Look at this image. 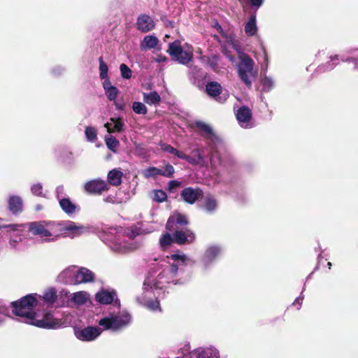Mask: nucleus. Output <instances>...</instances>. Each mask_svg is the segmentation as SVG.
Returning <instances> with one entry per match:
<instances>
[{
  "instance_id": "nucleus-39",
  "label": "nucleus",
  "mask_w": 358,
  "mask_h": 358,
  "mask_svg": "<svg viewBox=\"0 0 358 358\" xmlns=\"http://www.w3.org/2000/svg\"><path fill=\"white\" fill-rule=\"evenodd\" d=\"M174 241V236H172L169 233L164 234L159 238V244L161 248L165 249L168 248Z\"/></svg>"
},
{
  "instance_id": "nucleus-42",
  "label": "nucleus",
  "mask_w": 358,
  "mask_h": 358,
  "mask_svg": "<svg viewBox=\"0 0 358 358\" xmlns=\"http://www.w3.org/2000/svg\"><path fill=\"white\" fill-rule=\"evenodd\" d=\"M132 109L135 113L139 115H145L148 113L146 106L139 101H134L132 104Z\"/></svg>"
},
{
  "instance_id": "nucleus-3",
  "label": "nucleus",
  "mask_w": 358,
  "mask_h": 358,
  "mask_svg": "<svg viewBox=\"0 0 358 358\" xmlns=\"http://www.w3.org/2000/svg\"><path fill=\"white\" fill-rule=\"evenodd\" d=\"M131 323V315L125 310H121L120 300H116L112 307L103 313L99 320V325L103 331L120 332L127 328Z\"/></svg>"
},
{
  "instance_id": "nucleus-48",
  "label": "nucleus",
  "mask_w": 358,
  "mask_h": 358,
  "mask_svg": "<svg viewBox=\"0 0 358 358\" xmlns=\"http://www.w3.org/2000/svg\"><path fill=\"white\" fill-rule=\"evenodd\" d=\"M121 76L124 79H129L131 77V70L124 64H122L120 66Z\"/></svg>"
},
{
  "instance_id": "nucleus-27",
  "label": "nucleus",
  "mask_w": 358,
  "mask_h": 358,
  "mask_svg": "<svg viewBox=\"0 0 358 358\" xmlns=\"http://www.w3.org/2000/svg\"><path fill=\"white\" fill-rule=\"evenodd\" d=\"M103 87L107 98L112 101H115L119 93V90L112 85L110 80H106L103 83Z\"/></svg>"
},
{
  "instance_id": "nucleus-21",
  "label": "nucleus",
  "mask_w": 358,
  "mask_h": 358,
  "mask_svg": "<svg viewBox=\"0 0 358 358\" xmlns=\"http://www.w3.org/2000/svg\"><path fill=\"white\" fill-rule=\"evenodd\" d=\"M76 284L88 283L94 280L95 275L90 269L81 267H76Z\"/></svg>"
},
{
  "instance_id": "nucleus-45",
  "label": "nucleus",
  "mask_w": 358,
  "mask_h": 358,
  "mask_svg": "<svg viewBox=\"0 0 358 358\" xmlns=\"http://www.w3.org/2000/svg\"><path fill=\"white\" fill-rule=\"evenodd\" d=\"M166 193L162 190L157 189L153 191L152 199L154 201H165L166 200Z\"/></svg>"
},
{
  "instance_id": "nucleus-22",
  "label": "nucleus",
  "mask_w": 358,
  "mask_h": 358,
  "mask_svg": "<svg viewBox=\"0 0 358 358\" xmlns=\"http://www.w3.org/2000/svg\"><path fill=\"white\" fill-rule=\"evenodd\" d=\"M96 301L101 304H109L118 300L117 294L114 290L101 289L95 295Z\"/></svg>"
},
{
  "instance_id": "nucleus-24",
  "label": "nucleus",
  "mask_w": 358,
  "mask_h": 358,
  "mask_svg": "<svg viewBox=\"0 0 358 358\" xmlns=\"http://www.w3.org/2000/svg\"><path fill=\"white\" fill-rule=\"evenodd\" d=\"M39 301L43 300L48 306H52L55 304L57 299V293L55 287H48L46 289L43 295H38Z\"/></svg>"
},
{
  "instance_id": "nucleus-44",
  "label": "nucleus",
  "mask_w": 358,
  "mask_h": 358,
  "mask_svg": "<svg viewBox=\"0 0 358 358\" xmlns=\"http://www.w3.org/2000/svg\"><path fill=\"white\" fill-rule=\"evenodd\" d=\"M57 198L58 201H70V198L65 193L63 186H59L56 189Z\"/></svg>"
},
{
  "instance_id": "nucleus-31",
  "label": "nucleus",
  "mask_w": 358,
  "mask_h": 358,
  "mask_svg": "<svg viewBox=\"0 0 358 358\" xmlns=\"http://www.w3.org/2000/svg\"><path fill=\"white\" fill-rule=\"evenodd\" d=\"M257 27L256 24V16L252 15L250 17L245 26V32L248 36H252L256 34Z\"/></svg>"
},
{
  "instance_id": "nucleus-15",
  "label": "nucleus",
  "mask_w": 358,
  "mask_h": 358,
  "mask_svg": "<svg viewBox=\"0 0 358 358\" xmlns=\"http://www.w3.org/2000/svg\"><path fill=\"white\" fill-rule=\"evenodd\" d=\"M185 201H196L206 199V201H214L212 198H204L203 192L199 188L186 187L181 192Z\"/></svg>"
},
{
  "instance_id": "nucleus-30",
  "label": "nucleus",
  "mask_w": 358,
  "mask_h": 358,
  "mask_svg": "<svg viewBox=\"0 0 358 358\" xmlns=\"http://www.w3.org/2000/svg\"><path fill=\"white\" fill-rule=\"evenodd\" d=\"M222 87L220 83L215 81L208 82L206 85V91L207 94L212 97L218 96L221 92Z\"/></svg>"
},
{
  "instance_id": "nucleus-64",
  "label": "nucleus",
  "mask_w": 358,
  "mask_h": 358,
  "mask_svg": "<svg viewBox=\"0 0 358 358\" xmlns=\"http://www.w3.org/2000/svg\"><path fill=\"white\" fill-rule=\"evenodd\" d=\"M331 265H332V264H331V262H328V263H327V266H328V267H329V269H331Z\"/></svg>"
},
{
  "instance_id": "nucleus-26",
  "label": "nucleus",
  "mask_w": 358,
  "mask_h": 358,
  "mask_svg": "<svg viewBox=\"0 0 358 358\" xmlns=\"http://www.w3.org/2000/svg\"><path fill=\"white\" fill-rule=\"evenodd\" d=\"M124 124L120 117H110V122H106L104 127L108 133L122 132L124 130Z\"/></svg>"
},
{
  "instance_id": "nucleus-59",
  "label": "nucleus",
  "mask_w": 358,
  "mask_h": 358,
  "mask_svg": "<svg viewBox=\"0 0 358 358\" xmlns=\"http://www.w3.org/2000/svg\"><path fill=\"white\" fill-rule=\"evenodd\" d=\"M227 96H218L217 98V100L220 102V103H223L226 100H227Z\"/></svg>"
},
{
  "instance_id": "nucleus-2",
  "label": "nucleus",
  "mask_w": 358,
  "mask_h": 358,
  "mask_svg": "<svg viewBox=\"0 0 358 358\" xmlns=\"http://www.w3.org/2000/svg\"><path fill=\"white\" fill-rule=\"evenodd\" d=\"M157 230V226L147 222L138 223L124 230L111 229L106 234L104 241L109 248L118 254H127L135 251L141 243L134 241L139 235H145Z\"/></svg>"
},
{
  "instance_id": "nucleus-1",
  "label": "nucleus",
  "mask_w": 358,
  "mask_h": 358,
  "mask_svg": "<svg viewBox=\"0 0 358 358\" xmlns=\"http://www.w3.org/2000/svg\"><path fill=\"white\" fill-rule=\"evenodd\" d=\"M188 259L184 253L178 252L160 259L151 267L143 283V295L138 298L140 303L150 310L160 312L159 299L164 296V290L171 284L185 282L181 275Z\"/></svg>"
},
{
  "instance_id": "nucleus-19",
  "label": "nucleus",
  "mask_w": 358,
  "mask_h": 358,
  "mask_svg": "<svg viewBox=\"0 0 358 358\" xmlns=\"http://www.w3.org/2000/svg\"><path fill=\"white\" fill-rule=\"evenodd\" d=\"M85 189L91 194H101L108 190V187L106 181L101 179H95L86 182Z\"/></svg>"
},
{
  "instance_id": "nucleus-32",
  "label": "nucleus",
  "mask_w": 358,
  "mask_h": 358,
  "mask_svg": "<svg viewBox=\"0 0 358 358\" xmlns=\"http://www.w3.org/2000/svg\"><path fill=\"white\" fill-rule=\"evenodd\" d=\"M62 210L69 217L73 216L80 210L79 206L75 203H59Z\"/></svg>"
},
{
  "instance_id": "nucleus-5",
  "label": "nucleus",
  "mask_w": 358,
  "mask_h": 358,
  "mask_svg": "<svg viewBox=\"0 0 358 358\" xmlns=\"http://www.w3.org/2000/svg\"><path fill=\"white\" fill-rule=\"evenodd\" d=\"M39 302L37 294H29L23 296L19 301H13L10 303V308H13V313L22 318V321L27 324L28 317H34L36 314L32 310Z\"/></svg>"
},
{
  "instance_id": "nucleus-11",
  "label": "nucleus",
  "mask_w": 358,
  "mask_h": 358,
  "mask_svg": "<svg viewBox=\"0 0 358 358\" xmlns=\"http://www.w3.org/2000/svg\"><path fill=\"white\" fill-rule=\"evenodd\" d=\"M27 324L44 329H58L62 327V323L60 320L56 319L51 313H46L42 319H37L36 316L29 317L27 320Z\"/></svg>"
},
{
  "instance_id": "nucleus-8",
  "label": "nucleus",
  "mask_w": 358,
  "mask_h": 358,
  "mask_svg": "<svg viewBox=\"0 0 358 358\" xmlns=\"http://www.w3.org/2000/svg\"><path fill=\"white\" fill-rule=\"evenodd\" d=\"M58 240L61 236L73 238L89 231V227L77 224L72 221L57 222Z\"/></svg>"
},
{
  "instance_id": "nucleus-17",
  "label": "nucleus",
  "mask_w": 358,
  "mask_h": 358,
  "mask_svg": "<svg viewBox=\"0 0 358 358\" xmlns=\"http://www.w3.org/2000/svg\"><path fill=\"white\" fill-rule=\"evenodd\" d=\"M189 223L188 219L186 215L175 213L169 217L166 222V229L171 231L174 228L179 227V228H184V226L187 225Z\"/></svg>"
},
{
  "instance_id": "nucleus-29",
  "label": "nucleus",
  "mask_w": 358,
  "mask_h": 358,
  "mask_svg": "<svg viewBox=\"0 0 358 358\" xmlns=\"http://www.w3.org/2000/svg\"><path fill=\"white\" fill-rule=\"evenodd\" d=\"M345 56L344 55H336L334 56H331L330 60L327 62L326 64L320 65L317 68V71L319 72H325L327 71H331L335 68L338 64L339 61H341V57Z\"/></svg>"
},
{
  "instance_id": "nucleus-4",
  "label": "nucleus",
  "mask_w": 358,
  "mask_h": 358,
  "mask_svg": "<svg viewBox=\"0 0 358 358\" xmlns=\"http://www.w3.org/2000/svg\"><path fill=\"white\" fill-rule=\"evenodd\" d=\"M23 225L22 231L27 228L32 235L39 237L43 242H55L58 240L57 222L43 220Z\"/></svg>"
},
{
  "instance_id": "nucleus-57",
  "label": "nucleus",
  "mask_w": 358,
  "mask_h": 358,
  "mask_svg": "<svg viewBox=\"0 0 358 358\" xmlns=\"http://www.w3.org/2000/svg\"><path fill=\"white\" fill-rule=\"evenodd\" d=\"M303 299V296H300L297 297V298L294 300V303H293V305H294V306H295V305L298 304V305H299L298 309H299V308H300V307H301V303H302Z\"/></svg>"
},
{
  "instance_id": "nucleus-50",
  "label": "nucleus",
  "mask_w": 358,
  "mask_h": 358,
  "mask_svg": "<svg viewBox=\"0 0 358 358\" xmlns=\"http://www.w3.org/2000/svg\"><path fill=\"white\" fill-rule=\"evenodd\" d=\"M31 192L36 195V196H43V187L41 183H37L34 185H32L31 188Z\"/></svg>"
},
{
  "instance_id": "nucleus-49",
  "label": "nucleus",
  "mask_w": 358,
  "mask_h": 358,
  "mask_svg": "<svg viewBox=\"0 0 358 358\" xmlns=\"http://www.w3.org/2000/svg\"><path fill=\"white\" fill-rule=\"evenodd\" d=\"M196 126L199 129H200L209 136L213 135V130L211 127L209 125L206 124V123L202 122H198L196 123Z\"/></svg>"
},
{
  "instance_id": "nucleus-55",
  "label": "nucleus",
  "mask_w": 358,
  "mask_h": 358,
  "mask_svg": "<svg viewBox=\"0 0 358 358\" xmlns=\"http://www.w3.org/2000/svg\"><path fill=\"white\" fill-rule=\"evenodd\" d=\"M249 1L252 7L257 9L262 5L264 0H249Z\"/></svg>"
},
{
  "instance_id": "nucleus-13",
  "label": "nucleus",
  "mask_w": 358,
  "mask_h": 358,
  "mask_svg": "<svg viewBox=\"0 0 358 358\" xmlns=\"http://www.w3.org/2000/svg\"><path fill=\"white\" fill-rule=\"evenodd\" d=\"M171 231L174 232V241L178 245L193 243L196 239L194 232L189 228L177 227Z\"/></svg>"
},
{
  "instance_id": "nucleus-62",
  "label": "nucleus",
  "mask_w": 358,
  "mask_h": 358,
  "mask_svg": "<svg viewBox=\"0 0 358 358\" xmlns=\"http://www.w3.org/2000/svg\"><path fill=\"white\" fill-rule=\"evenodd\" d=\"M265 62L267 63V55L264 49H262Z\"/></svg>"
},
{
  "instance_id": "nucleus-20",
  "label": "nucleus",
  "mask_w": 358,
  "mask_h": 358,
  "mask_svg": "<svg viewBox=\"0 0 358 358\" xmlns=\"http://www.w3.org/2000/svg\"><path fill=\"white\" fill-rule=\"evenodd\" d=\"M192 154H196V158L190 157L189 155H185L183 152L176 150L174 155L178 157L179 159L186 160L187 162L192 165H201L203 166L206 164L203 157L201 155L199 149H194L192 150Z\"/></svg>"
},
{
  "instance_id": "nucleus-7",
  "label": "nucleus",
  "mask_w": 358,
  "mask_h": 358,
  "mask_svg": "<svg viewBox=\"0 0 358 358\" xmlns=\"http://www.w3.org/2000/svg\"><path fill=\"white\" fill-rule=\"evenodd\" d=\"M240 62L237 65V71L241 80L248 86L252 85V80L257 76V71L254 70V61L247 55H239Z\"/></svg>"
},
{
  "instance_id": "nucleus-23",
  "label": "nucleus",
  "mask_w": 358,
  "mask_h": 358,
  "mask_svg": "<svg viewBox=\"0 0 358 358\" xmlns=\"http://www.w3.org/2000/svg\"><path fill=\"white\" fill-rule=\"evenodd\" d=\"M155 26L154 20L148 15H141L137 19L136 27L142 32H148L152 30Z\"/></svg>"
},
{
  "instance_id": "nucleus-18",
  "label": "nucleus",
  "mask_w": 358,
  "mask_h": 358,
  "mask_svg": "<svg viewBox=\"0 0 358 358\" xmlns=\"http://www.w3.org/2000/svg\"><path fill=\"white\" fill-rule=\"evenodd\" d=\"M237 120L243 128H251L253 124L252 120V112L250 109L246 106L241 107L236 112Z\"/></svg>"
},
{
  "instance_id": "nucleus-35",
  "label": "nucleus",
  "mask_w": 358,
  "mask_h": 358,
  "mask_svg": "<svg viewBox=\"0 0 358 358\" xmlns=\"http://www.w3.org/2000/svg\"><path fill=\"white\" fill-rule=\"evenodd\" d=\"M143 101L149 105L158 104L161 98L157 92H150V93H143Z\"/></svg>"
},
{
  "instance_id": "nucleus-6",
  "label": "nucleus",
  "mask_w": 358,
  "mask_h": 358,
  "mask_svg": "<svg viewBox=\"0 0 358 358\" xmlns=\"http://www.w3.org/2000/svg\"><path fill=\"white\" fill-rule=\"evenodd\" d=\"M193 47L189 43L181 45L179 40L169 43L167 52L172 59L179 64L187 65L193 59Z\"/></svg>"
},
{
  "instance_id": "nucleus-25",
  "label": "nucleus",
  "mask_w": 358,
  "mask_h": 358,
  "mask_svg": "<svg viewBox=\"0 0 358 358\" xmlns=\"http://www.w3.org/2000/svg\"><path fill=\"white\" fill-rule=\"evenodd\" d=\"M24 225L22 224H0V229H6L7 232H13L15 233L14 235L11 236L10 239V244L13 247H15L16 244L17 243V240L14 238V236H20L21 233L22 232V227Z\"/></svg>"
},
{
  "instance_id": "nucleus-53",
  "label": "nucleus",
  "mask_w": 358,
  "mask_h": 358,
  "mask_svg": "<svg viewBox=\"0 0 358 358\" xmlns=\"http://www.w3.org/2000/svg\"><path fill=\"white\" fill-rule=\"evenodd\" d=\"M181 182L178 180H171L168 184V189L171 192L173 189L180 186Z\"/></svg>"
},
{
  "instance_id": "nucleus-34",
  "label": "nucleus",
  "mask_w": 358,
  "mask_h": 358,
  "mask_svg": "<svg viewBox=\"0 0 358 358\" xmlns=\"http://www.w3.org/2000/svg\"><path fill=\"white\" fill-rule=\"evenodd\" d=\"M159 43L158 38L152 35L146 36L144 37L141 47V49H152L155 48Z\"/></svg>"
},
{
  "instance_id": "nucleus-9",
  "label": "nucleus",
  "mask_w": 358,
  "mask_h": 358,
  "mask_svg": "<svg viewBox=\"0 0 358 358\" xmlns=\"http://www.w3.org/2000/svg\"><path fill=\"white\" fill-rule=\"evenodd\" d=\"M223 251L222 245L210 244L206 246L201 257L200 264L203 268L208 269L213 266Z\"/></svg>"
},
{
  "instance_id": "nucleus-56",
  "label": "nucleus",
  "mask_w": 358,
  "mask_h": 358,
  "mask_svg": "<svg viewBox=\"0 0 358 358\" xmlns=\"http://www.w3.org/2000/svg\"><path fill=\"white\" fill-rule=\"evenodd\" d=\"M155 61L157 63L166 62L168 61V58L165 56L158 55L155 58Z\"/></svg>"
},
{
  "instance_id": "nucleus-33",
  "label": "nucleus",
  "mask_w": 358,
  "mask_h": 358,
  "mask_svg": "<svg viewBox=\"0 0 358 358\" xmlns=\"http://www.w3.org/2000/svg\"><path fill=\"white\" fill-rule=\"evenodd\" d=\"M10 306L0 299V326H2L6 319L10 316Z\"/></svg>"
},
{
  "instance_id": "nucleus-41",
  "label": "nucleus",
  "mask_w": 358,
  "mask_h": 358,
  "mask_svg": "<svg viewBox=\"0 0 358 358\" xmlns=\"http://www.w3.org/2000/svg\"><path fill=\"white\" fill-rule=\"evenodd\" d=\"M99 62L100 78L102 80H109L108 76V68L107 64L103 62L102 57H99Z\"/></svg>"
},
{
  "instance_id": "nucleus-14",
  "label": "nucleus",
  "mask_w": 358,
  "mask_h": 358,
  "mask_svg": "<svg viewBox=\"0 0 358 358\" xmlns=\"http://www.w3.org/2000/svg\"><path fill=\"white\" fill-rule=\"evenodd\" d=\"M175 173L173 166L170 164H166L162 169L150 166L142 171L145 178H155L157 176H162L166 178H172Z\"/></svg>"
},
{
  "instance_id": "nucleus-43",
  "label": "nucleus",
  "mask_w": 358,
  "mask_h": 358,
  "mask_svg": "<svg viewBox=\"0 0 358 358\" xmlns=\"http://www.w3.org/2000/svg\"><path fill=\"white\" fill-rule=\"evenodd\" d=\"M85 134L87 141L94 142L96 140L97 134L96 129L94 127H87L85 128Z\"/></svg>"
},
{
  "instance_id": "nucleus-58",
  "label": "nucleus",
  "mask_w": 358,
  "mask_h": 358,
  "mask_svg": "<svg viewBox=\"0 0 358 358\" xmlns=\"http://www.w3.org/2000/svg\"><path fill=\"white\" fill-rule=\"evenodd\" d=\"M10 201V202H13V201H22V199L18 196H11L9 198V201Z\"/></svg>"
},
{
  "instance_id": "nucleus-40",
  "label": "nucleus",
  "mask_w": 358,
  "mask_h": 358,
  "mask_svg": "<svg viewBox=\"0 0 358 358\" xmlns=\"http://www.w3.org/2000/svg\"><path fill=\"white\" fill-rule=\"evenodd\" d=\"M350 57L342 56L341 61L354 63L355 69H358V50L350 52Z\"/></svg>"
},
{
  "instance_id": "nucleus-37",
  "label": "nucleus",
  "mask_w": 358,
  "mask_h": 358,
  "mask_svg": "<svg viewBox=\"0 0 358 358\" xmlns=\"http://www.w3.org/2000/svg\"><path fill=\"white\" fill-rule=\"evenodd\" d=\"M105 142L108 148L113 152H115L120 145L119 141L110 134L106 135Z\"/></svg>"
},
{
  "instance_id": "nucleus-12",
  "label": "nucleus",
  "mask_w": 358,
  "mask_h": 358,
  "mask_svg": "<svg viewBox=\"0 0 358 358\" xmlns=\"http://www.w3.org/2000/svg\"><path fill=\"white\" fill-rule=\"evenodd\" d=\"M102 327L88 326L84 328L74 329L76 337L82 341L91 342L96 340L103 331Z\"/></svg>"
},
{
  "instance_id": "nucleus-28",
  "label": "nucleus",
  "mask_w": 358,
  "mask_h": 358,
  "mask_svg": "<svg viewBox=\"0 0 358 358\" xmlns=\"http://www.w3.org/2000/svg\"><path fill=\"white\" fill-rule=\"evenodd\" d=\"M123 173L120 169H113L107 176L108 183L113 186H119L122 183Z\"/></svg>"
},
{
  "instance_id": "nucleus-38",
  "label": "nucleus",
  "mask_w": 358,
  "mask_h": 358,
  "mask_svg": "<svg viewBox=\"0 0 358 358\" xmlns=\"http://www.w3.org/2000/svg\"><path fill=\"white\" fill-rule=\"evenodd\" d=\"M198 208L206 213L210 214L215 212L217 208V203H198Z\"/></svg>"
},
{
  "instance_id": "nucleus-10",
  "label": "nucleus",
  "mask_w": 358,
  "mask_h": 358,
  "mask_svg": "<svg viewBox=\"0 0 358 358\" xmlns=\"http://www.w3.org/2000/svg\"><path fill=\"white\" fill-rule=\"evenodd\" d=\"M162 358H169L163 357ZM176 358H220V351L213 345L200 347L185 354H180Z\"/></svg>"
},
{
  "instance_id": "nucleus-51",
  "label": "nucleus",
  "mask_w": 358,
  "mask_h": 358,
  "mask_svg": "<svg viewBox=\"0 0 358 358\" xmlns=\"http://www.w3.org/2000/svg\"><path fill=\"white\" fill-rule=\"evenodd\" d=\"M160 147H161V149L166 152H169V153H171V154H175V152H176V148H174L173 147H172L171 145H169V144H166V143H161L160 144Z\"/></svg>"
},
{
  "instance_id": "nucleus-63",
  "label": "nucleus",
  "mask_w": 358,
  "mask_h": 358,
  "mask_svg": "<svg viewBox=\"0 0 358 358\" xmlns=\"http://www.w3.org/2000/svg\"><path fill=\"white\" fill-rule=\"evenodd\" d=\"M322 252H320L318 255V263H320L321 259H322Z\"/></svg>"
},
{
  "instance_id": "nucleus-16",
  "label": "nucleus",
  "mask_w": 358,
  "mask_h": 358,
  "mask_svg": "<svg viewBox=\"0 0 358 358\" xmlns=\"http://www.w3.org/2000/svg\"><path fill=\"white\" fill-rule=\"evenodd\" d=\"M76 266H71L64 269L57 277V281L65 285L76 284Z\"/></svg>"
},
{
  "instance_id": "nucleus-54",
  "label": "nucleus",
  "mask_w": 358,
  "mask_h": 358,
  "mask_svg": "<svg viewBox=\"0 0 358 358\" xmlns=\"http://www.w3.org/2000/svg\"><path fill=\"white\" fill-rule=\"evenodd\" d=\"M114 102V105L115 106V108L117 110H124L126 106L125 103L123 101H118L116 100Z\"/></svg>"
},
{
  "instance_id": "nucleus-47",
  "label": "nucleus",
  "mask_w": 358,
  "mask_h": 358,
  "mask_svg": "<svg viewBox=\"0 0 358 358\" xmlns=\"http://www.w3.org/2000/svg\"><path fill=\"white\" fill-rule=\"evenodd\" d=\"M262 90L270 91L274 86L273 80L268 77H264L262 80Z\"/></svg>"
},
{
  "instance_id": "nucleus-36",
  "label": "nucleus",
  "mask_w": 358,
  "mask_h": 358,
  "mask_svg": "<svg viewBox=\"0 0 358 358\" xmlns=\"http://www.w3.org/2000/svg\"><path fill=\"white\" fill-rule=\"evenodd\" d=\"M89 294L85 291L77 292L73 294L72 301L79 305L85 303L89 299Z\"/></svg>"
},
{
  "instance_id": "nucleus-60",
  "label": "nucleus",
  "mask_w": 358,
  "mask_h": 358,
  "mask_svg": "<svg viewBox=\"0 0 358 358\" xmlns=\"http://www.w3.org/2000/svg\"><path fill=\"white\" fill-rule=\"evenodd\" d=\"M57 69L59 70V73H58V74H59V73H60L63 71V69H62V68H60V67H58V68H57V69H55L53 70V72H54V73H55V74H57V73H56V72H55V71H56V70H57Z\"/></svg>"
},
{
  "instance_id": "nucleus-46",
  "label": "nucleus",
  "mask_w": 358,
  "mask_h": 358,
  "mask_svg": "<svg viewBox=\"0 0 358 358\" xmlns=\"http://www.w3.org/2000/svg\"><path fill=\"white\" fill-rule=\"evenodd\" d=\"M8 209L13 215H17L23 210L22 203H9Z\"/></svg>"
},
{
  "instance_id": "nucleus-52",
  "label": "nucleus",
  "mask_w": 358,
  "mask_h": 358,
  "mask_svg": "<svg viewBox=\"0 0 358 358\" xmlns=\"http://www.w3.org/2000/svg\"><path fill=\"white\" fill-rule=\"evenodd\" d=\"M220 159L219 156L217 155H213V157L210 159V165H211L212 169H213L215 170V171H216L217 164H220Z\"/></svg>"
},
{
  "instance_id": "nucleus-61",
  "label": "nucleus",
  "mask_w": 358,
  "mask_h": 358,
  "mask_svg": "<svg viewBox=\"0 0 358 358\" xmlns=\"http://www.w3.org/2000/svg\"><path fill=\"white\" fill-rule=\"evenodd\" d=\"M35 209H36V211H39V210H41L42 209V206L38 204V205L36 206Z\"/></svg>"
}]
</instances>
